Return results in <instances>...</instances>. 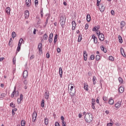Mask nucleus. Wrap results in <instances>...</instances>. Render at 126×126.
Segmentation results:
<instances>
[{
  "mask_svg": "<svg viewBox=\"0 0 126 126\" xmlns=\"http://www.w3.org/2000/svg\"><path fill=\"white\" fill-rule=\"evenodd\" d=\"M84 119L87 123H91L93 121V116L91 113H87L84 117Z\"/></svg>",
  "mask_w": 126,
  "mask_h": 126,
  "instance_id": "f257e3e1",
  "label": "nucleus"
},
{
  "mask_svg": "<svg viewBox=\"0 0 126 126\" xmlns=\"http://www.w3.org/2000/svg\"><path fill=\"white\" fill-rule=\"evenodd\" d=\"M65 17L63 16H61L60 17V22L62 28H64V24H65Z\"/></svg>",
  "mask_w": 126,
  "mask_h": 126,
  "instance_id": "f03ea898",
  "label": "nucleus"
},
{
  "mask_svg": "<svg viewBox=\"0 0 126 126\" xmlns=\"http://www.w3.org/2000/svg\"><path fill=\"white\" fill-rule=\"evenodd\" d=\"M98 36L100 41H103L104 39H105L104 34L102 33H101L100 32H99Z\"/></svg>",
  "mask_w": 126,
  "mask_h": 126,
  "instance_id": "7ed1b4c3",
  "label": "nucleus"
},
{
  "mask_svg": "<svg viewBox=\"0 0 126 126\" xmlns=\"http://www.w3.org/2000/svg\"><path fill=\"white\" fill-rule=\"evenodd\" d=\"M45 98L46 100H48L49 99V96H50V93L48 91H45V94H44Z\"/></svg>",
  "mask_w": 126,
  "mask_h": 126,
  "instance_id": "20e7f679",
  "label": "nucleus"
},
{
  "mask_svg": "<svg viewBox=\"0 0 126 126\" xmlns=\"http://www.w3.org/2000/svg\"><path fill=\"white\" fill-rule=\"evenodd\" d=\"M92 39H93L94 40V44H97L98 43V39L94 34H93L92 36Z\"/></svg>",
  "mask_w": 126,
  "mask_h": 126,
  "instance_id": "39448f33",
  "label": "nucleus"
},
{
  "mask_svg": "<svg viewBox=\"0 0 126 126\" xmlns=\"http://www.w3.org/2000/svg\"><path fill=\"white\" fill-rule=\"evenodd\" d=\"M121 106H122V101H118L115 105V108H117V109H119V108H121Z\"/></svg>",
  "mask_w": 126,
  "mask_h": 126,
  "instance_id": "423d86ee",
  "label": "nucleus"
},
{
  "mask_svg": "<svg viewBox=\"0 0 126 126\" xmlns=\"http://www.w3.org/2000/svg\"><path fill=\"white\" fill-rule=\"evenodd\" d=\"M32 118L33 119H34V120H32V122L33 123H35V122H36V119H37V112H36L35 111L33 112V113Z\"/></svg>",
  "mask_w": 126,
  "mask_h": 126,
  "instance_id": "0eeeda50",
  "label": "nucleus"
},
{
  "mask_svg": "<svg viewBox=\"0 0 126 126\" xmlns=\"http://www.w3.org/2000/svg\"><path fill=\"white\" fill-rule=\"evenodd\" d=\"M23 76L24 78H26L28 76V71L27 70H25L23 74Z\"/></svg>",
  "mask_w": 126,
  "mask_h": 126,
  "instance_id": "6e6552de",
  "label": "nucleus"
},
{
  "mask_svg": "<svg viewBox=\"0 0 126 126\" xmlns=\"http://www.w3.org/2000/svg\"><path fill=\"white\" fill-rule=\"evenodd\" d=\"M25 17L26 19H28L29 17V11L26 10L25 12Z\"/></svg>",
  "mask_w": 126,
  "mask_h": 126,
  "instance_id": "1a4fd4ad",
  "label": "nucleus"
},
{
  "mask_svg": "<svg viewBox=\"0 0 126 126\" xmlns=\"http://www.w3.org/2000/svg\"><path fill=\"white\" fill-rule=\"evenodd\" d=\"M75 93H76V91H75V89H74V90L70 91V95L72 96H74V95H75Z\"/></svg>",
  "mask_w": 126,
  "mask_h": 126,
  "instance_id": "9d476101",
  "label": "nucleus"
},
{
  "mask_svg": "<svg viewBox=\"0 0 126 126\" xmlns=\"http://www.w3.org/2000/svg\"><path fill=\"white\" fill-rule=\"evenodd\" d=\"M45 16H47V17L46 18V20L45 23V26H46V25H47V24H48V21H49V19H50V14H46Z\"/></svg>",
  "mask_w": 126,
  "mask_h": 126,
  "instance_id": "9b49d317",
  "label": "nucleus"
},
{
  "mask_svg": "<svg viewBox=\"0 0 126 126\" xmlns=\"http://www.w3.org/2000/svg\"><path fill=\"white\" fill-rule=\"evenodd\" d=\"M59 74L61 78L63 77V68L62 67L59 68Z\"/></svg>",
  "mask_w": 126,
  "mask_h": 126,
  "instance_id": "f8f14e48",
  "label": "nucleus"
},
{
  "mask_svg": "<svg viewBox=\"0 0 126 126\" xmlns=\"http://www.w3.org/2000/svg\"><path fill=\"white\" fill-rule=\"evenodd\" d=\"M86 20L88 22L91 21V16H90V14L87 15Z\"/></svg>",
  "mask_w": 126,
  "mask_h": 126,
  "instance_id": "ddd939ff",
  "label": "nucleus"
},
{
  "mask_svg": "<svg viewBox=\"0 0 126 126\" xmlns=\"http://www.w3.org/2000/svg\"><path fill=\"white\" fill-rule=\"evenodd\" d=\"M5 11L7 14H8V15H9V14H10V7H6L5 9Z\"/></svg>",
  "mask_w": 126,
  "mask_h": 126,
  "instance_id": "4468645a",
  "label": "nucleus"
},
{
  "mask_svg": "<svg viewBox=\"0 0 126 126\" xmlns=\"http://www.w3.org/2000/svg\"><path fill=\"white\" fill-rule=\"evenodd\" d=\"M96 81H97V78H96V76H94L93 78V82L94 85L97 84Z\"/></svg>",
  "mask_w": 126,
  "mask_h": 126,
  "instance_id": "2eb2a0df",
  "label": "nucleus"
},
{
  "mask_svg": "<svg viewBox=\"0 0 126 126\" xmlns=\"http://www.w3.org/2000/svg\"><path fill=\"white\" fill-rule=\"evenodd\" d=\"M119 91L120 93H124V91H125V88H124V87H120L119 88Z\"/></svg>",
  "mask_w": 126,
  "mask_h": 126,
  "instance_id": "dca6fc26",
  "label": "nucleus"
},
{
  "mask_svg": "<svg viewBox=\"0 0 126 126\" xmlns=\"http://www.w3.org/2000/svg\"><path fill=\"white\" fill-rule=\"evenodd\" d=\"M23 42H24V41L23 40V39L20 38V40L19 41V43L18 44V46L21 47V45H22Z\"/></svg>",
  "mask_w": 126,
  "mask_h": 126,
  "instance_id": "f3484780",
  "label": "nucleus"
},
{
  "mask_svg": "<svg viewBox=\"0 0 126 126\" xmlns=\"http://www.w3.org/2000/svg\"><path fill=\"white\" fill-rule=\"evenodd\" d=\"M84 89L85 90H86V91H88L89 90V89L88 88V85L87 83L84 84Z\"/></svg>",
  "mask_w": 126,
  "mask_h": 126,
  "instance_id": "a211bd4d",
  "label": "nucleus"
},
{
  "mask_svg": "<svg viewBox=\"0 0 126 126\" xmlns=\"http://www.w3.org/2000/svg\"><path fill=\"white\" fill-rule=\"evenodd\" d=\"M108 103L110 105H113L114 104V99L110 98L109 99Z\"/></svg>",
  "mask_w": 126,
  "mask_h": 126,
  "instance_id": "6ab92c4d",
  "label": "nucleus"
},
{
  "mask_svg": "<svg viewBox=\"0 0 126 126\" xmlns=\"http://www.w3.org/2000/svg\"><path fill=\"white\" fill-rule=\"evenodd\" d=\"M40 106L42 107V108H44L45 107V100L42 99V101L40 103Z\"/></svg>",
  "mask_w": 126,
  "mask_h": 126,
  "instance_id": "aec40b11",
  "label": "nucleus"
},
{
  "mask_svg": "<svg viewBox=\"0 0 126 126\" xmlns=\"http://www.w3.org/2000/svg\"><path fill=\"white\" fill-rule=\"evenodd\" d=\"M44 124L46 126H48L49 124V120H48V118L46 117L44 119Z\"/></svg>",
  "mask_w": 126,
  "mask_h": 126,
  "instance_id": "412c9836",
  "label": "nucleus"
},
{
  "mask_svg": "<svg viewBox=\"0 0 126 126\" xmlns=\"http://www.w3.org/2000/svg\"><path fill=\"white\" fill-rule=\"evenodd\" d=\"M118 38H119V43H120V44H122L123 43V38L122 37V36L120 35H118Z\"/></svg>",
  "mask_w": 126,
  "mask_h": 126,
  "instance_id": "4be33fe9",
  "label": "nucleus"
},
{
  "mask_svg": "<svg viewBox=\"0 0 126 126\" xmlns=\"http://www.w3.org/2000/svg\"><path fill=\"white\" fill-rule=\"evenodd\" d=\"M16 90V87H15L14 91H13V92H12V93L11 94V98H13V97H14V94H15L14 93H15Z\"/></svg>",
  "mask_w": 126,
  "mask_h": 126,
  "instance_id": "5701e85b",
  "label": "nucleus"
},
{
  "mask_svg": "<svg viewBox=\"0 0 126 126\" xmlns=\"http://www.w3.org/2000/svg\"><path fill=\"white\" fill-rule=\"evenodd\" d=\"M100 48H101V51H103V52H104V53H107V49L106 48H105V47H104L103 46H101Z\"/></svg>",
  "mask_w": 126,
  "mask_h": 126,
  "instance_id": "b1692460",
  "label": "nucleus"
},
{
  "mask_svg": "<svg viewBox=\"0 0 126 126\" xmlns=\"http://www.w3.org/2000/svg\"><path fill=\"white\" fill-rule=\"evenodd\" d=\"M43 40H48V35H47V33H45L43 35Z\"/></svg>",
  "mask_w": 126,
  "mask_h": 126,
  "instance_id": "393cba45",
  "label": "nucleus"
},
{
  "mask_svg": "<svg viewBox=\"0 0 126 126\" xmlns=\"http://www.w3.org/2000/svg\"><path fill=\"white\" fill-rule=\"evenodd\" d=\"M16 37V33L15 32H12V37L14 39Z\"/></svg>",
  "mask_w": 126,
  "mask_h": 126,
  "instance_id": "a878e982",
  "label": "nucleus"
},
{
  "mask_svg": "<svg viewBox=\"0 0 126 126\" xmlns=\"http://www.w3.org/2000/svg\"><path fill=\"white\" fill-rule=\"evenodd\" d=\"M120 25L122 26V27H125V26H126V22L124 21L121 22Z\"/></svg>",
  "mask_w": 126,
  "mask_h": 126,
  "instance_id": "bb28decb",
  "label": "nucleus"
},
{
  "mask_svg": "<svg viewBox=\"0 0 126 126\" xmlns=\"http://www.w3.org/2000/svg\"><path fill=\"white\" fill-rule=\"evenodd\" d=\"M81 40H82V35H79L78 39V42H81Z\"/></svg>",
  "mask_w": 126,
  "mask_h": 126,
  "instance_id": "cd10ccee",
  "label": "nucleus"
},
{
  "mask_svg": "<svg viewBox=\"0 0 126 126\" xmlns=\"http://www.w3.org/2000/svg\"><path fill=\"white\" fill-rule=\"evenodd\" d=\"M40 16L41 17H43L44 16V13L43 12V8H41L40 9Z\"/></svg>",
  "mask_w": 126,
  "mask_h": 126,
  "instance_id": "c85d7f7f",
  "label": "nucleus"
},
{
  "mask_svg": "<svg viewBox=\"0 0 126 126\" xmlns=\"http://www.w3.org/2000/svg\"><path fill=\"white\" fill-rule=\"evenodd\" d=\"M26 4L28 7H29L30 5H31V3H30L29 2L27 1V0H26Z\"/></svg>",
  "mask_w": 126,
  "mask_h": 126,
  "instance_id": "c756f323",
  "label": "nucleus"
},
{
  "mask_svg": "<svg viewBox=\"0 0 126 126\" xmlns=\"http://www.w3.org/2000/svg\"><path fill=\"white\" fill-rule=\"evenodd\" d=\"M109 61H111V62H114V61H115V59H114V57H113V56H109Z\"/></svg>",
  "mask_w": 126,
  "mask_h": 126,
  "instance_id": "7c9ffc66",
  "label": "nucleus"
},
{
  "mask_svg": "<svg viewBox=\"0 0 126 126\" xmlns=\"http://www.w3.org/2000/svg\"><path fill=\"white\" fill-rule=\"evenodd\" d=\"M42 46L43 44H42V43H39L38 45V49H42Z\"/></svg>",
  "mask_w": 126,
  "mask_h": 126,
  "instance_id": "2f4dec72",
  "label": "nucleus"
},
{
  "mask_svg": "<svg viewBox=\"0 0 126 126\" xmlns=\"http://www.w3.org/2000/svg\"><path fill=\"white\" fill-rule=\"evenodd\" d=\"M0 96H1L0 97V98H4V97H5V96H6V94H1Z\"/></svg>",
  "mask_w": 126,
  "mask_h": 126,
  "instance_id": "473e14b6",
  "label": "nucleus"
},
{
  "mask_svg": "<svg viewBox=\"0 0 126 126\" xmlns=\"http://www.w3.org/2000/svg\"><path fill=\"white\" fill-rule=\"evenodd\" d=\"M54 36V33L52 32L50 34L49 36V39H53V37Z\"/></svg>",
  "mask_w": 126,
  "mask_h": 126,
  "instance_id": "72a5a7b5",
  "label": "nucleus"
},
{
  "mask_svg": "<svg viewBox=\"0 0 126 126\" xmlns=\"http://www.w3.org/2000/svg\"><path fill=\"white\" fill-rule=\"evenodd\" d=\"M93 31L94 32H97L98 31V30L97 29V27H94L93 28Z\"/></svg>",
  "mask_w": 126,
  "mask_h": 126,
  "instance_id": "f704fd0d",
  "label": "nucleus"
},
{
  "mask_svg": "<svg viewBox=\"0 0 126 126\" xmlns=\"http://www.w3.org/2000/svg\"><path fill=\"white\" fill-rule=\"evenodd\" d=\"M25 125H26V123H25V121H22L21 122V125L22 126H25Z\"/></svg>",
  "mask_w": 126,
  "mask_h": 126,
  "instance_id": "c9c22d12",
  "label": "nucleus"
},
{
  "mask_svg": "<svg viewBox=\"0 0 126 126\" xmlns=\"http://www.w3.org/2000/svg\"><path fill=\"white\" fill-rule=\"evenodd\" d=\"M95 105H96V103H92V108L94 110H96V108H95Z\"/></svg>",
  "mask_w": 126,
  "mask_h": 126,
  "instance_id": "e433bc0d",
  "label": "nucleus"
},
{
  "mask_svg": "<svg viewBox=\"0 0 126 126\" xmlns=\"http://www.w3.org/2000/svg\"><path fill=\"white\" fill-rule=\"evenodd\" d=\"M96 61H99L100 60V56L99 55H97L95 57Z\"/></svg>",
  "mask_w": 126,
  "mask_h": 126,
  "instance_id": "4c0bfd02",
  "label": "nucleus"
},
{
  "mask_svg": "<svg viewBox=\"0 0 126 126\" xmlns=\"http://www.w3.org/2000/svg\"><path fill=\"white\" fill-rule=\"evenodd\" d=\"M119 82L120 84L123 83V79L121 77L118 78Z\"/></svg>",
  "mask_w": 126,
  "mask_h": 126,
  "instance_id": "58836bf2",
  "label": "nucleus"
},
{
  "mask_svg": "<svg viewBox=\"0 0 126 126\" xmlns=\"http://www.w3.org/2000/svg\"><path fill=\"white\" fill-rule=\"evenodd\" d=\"M83 56H85L86 57H88V56L87 54V52L85 50L83 51Z\"/></svg>",
  "mask_w": 126,
  "mask_h": 126,
  "instance_id": "ea45409f",
  "label": "nucleus"
},
{
  "mask_svg": "<svg viewBox=\"0 0 126 126\" xmlns=\"http://www.w3.org/2000/svg\"><path fill=\"white\" fill-rule=\"evenodd\" d=\"M72 25L74 27H76V23H75V21H73L72 22Z\"/></svg>",
  "mask_w": 126,
  "mask_h": 126,
  "instance_id": "a19ab883",
  "label": "nucleus"
},
{
  "mask_svg": "<svg viewBox=\"0 0 126 126\" xmlns=\"http://www.w3.org/2000/svg\"><path fill=\"white\" fill-rule=\"evenodd\" d=\"M10 106L12 108H15V106L14 105V104H13V102H11L10 104Z\"/></svg>",
  "mask_w": 126,
  "mask_h": 126,
  "instance_id": "79ce46f5",
  "label": "nucleus"
},
{
  "mask_svg": "<svg viewBox=\"0 0 126 126\" xmlns=\"http://www.w3.org/2000/svg\"><path fill=\"white\" fill-rule=\"evenodd\" d=\"M38 3H39V2H38V0H35V1H34L35 6H37V5H38Z\"/></svg>",
  "mask_w": 126,
  "mask_h": 126,
  "instance_id": "37998d69",
  "label": "nucleus"
},
{
  "mask_svg": "<svg viewBox=\"0 0 126 126\" xmlns=\"http://www.w3.org/2000/svg\"><path fill=\"white\" fill-rule=\"evenodd\" d=\"M14 94H15V95L16 96V97H17V96H18V95L19 94V92L18 91H15V92Z\"/></svg>",
  "mask_w": 126,
  "mask_h": 126,
  "instance_id": "c03bdc74",
  "label": "nucleus"
},
{
  "mask_svg": "<svg viewBox=\"0 0 126 126\" xmlns=\"http://www.w3.org/2000/svg\"><path fill=\"white\" fill-rule=\"evenodd\" d=\"M103 100L106 102V101H108V97L106 96H103Z\"/></svg>",
  "mask_w": 126,
  "mask_h": 126,
  "instance_id": "a18cd8bd",
  "label": "nucleus"
},
{
  "mask_svg": "<svg viewBox=\"0 0 126 126\" xmlns=\"http://www.w3.org/2000/svg\"><path fill=\"white\" fill-rule=\"evenodd\" d=\"M89 27V25H88V24H86L85 25V29L86 30H87V29H88Z\"/></svg>",
  "mask_w": 126,
  "mask_h": 126,
  "instance_id": "49530a36",
  "label": "nucleus"
},
{
  "mask_svg": "<svg viewBox=\"0 0 126 126\" xmlns=\"http://www.w3.org/2000/svg\"><path fill=\"white\" fill-rule=\"evenodd\" d=\"M105 9V7L104 6H101V9L100 10L101 12H104Z\"/></svg>",
  "mask_w": 126,
  "mask_h": 126,
  "instance_id": "de8ad7c7",
  "label": "nucleus"
},
{
  "mask_svg": "<svg viewBox=\"0 0 126 126\" xmlns=\"http://www.w3.org/2000/svg\"><path fill=\"white\" fill-rule=\"evenodd\" d=\"M95 99L94 98H92V104H96L95 102Z\"/></svg>",
  "mask_w": 126,
  "mask_h": 126,
  "instance_id": "09e8293b",
  "label": "nucleus"
},
{
  "mask_svg": "<svg viewBox=\"0 0 126 126\" xmlns=\"http://www.w3.org/2000/svg\"><path fill=\"white\" fill-rule=\"evenodd\" d=\"M91 60H94L95 57L94 56V55H92L90 57Z\"/></svg>",
  "mask_w": 126,
  "mask_h": 126,
  "instance_id": "8fccbe9b",
  "label": "nucleus"
},
{
  "mask_svg": "<svg viewBox=\"0 0 126 126\" xmlns=\"http://www.w3.org/2000/svg\"><path fill=\"white\" fill-rule=\"evenodd\" d=\"M39 54L41 55V54H43V51H42V48H38Z\"/></svg>",
  "mask_w": 126,
  "mask_h": 126,
  "instance_id": "3c124183",
  "label": "nucleus"
},
{
  "mask_svg": "<svg viewBox=\"0 0 126 126\" xmlns=\"http://www.w3.org/2000/svg\"><path fill=\"white\" fill-rule=\"evenodd\" d=\"M28 84V81H27V80H25L24 81V84H25V85H27Z\"/></svg>",
  "mask_w": 126,
  "mask_h": 126,
  "instance_id": "603ef678",
  "label": "nucleus"
},
{
  "mask_svg": "<svg viewBox=\"0 0 126 126\" xmlns=\"http://www.w3.org/2000/svg\"><path fill=\"white\" fill-rule=\"evenodd\" d=\"M114 125V123H109L107 124V126H112Z\"/></svg>",
  "mask_w": 126,
  "mask_h": 126,
  "instance_id": "864d4df0",
  "label": "nucleus"
},
{
  "mask_svg": "<svg viewBox=\"0 0 126 126\" xmlns=\"http://www.w3.org/2000/svg\"><path fill=\"white\" fill-rule=\"evenodd\" d=\"M21 99L20 98H18L17 99V103L18 104H20L21 103Z\"/></svg>",
  "mask_w": 126,
  "mask_h": 126,
  "instance_id": "5fc2aeb1",
  "label": "nucleus"
},
{
  "mask_svg": "<svg viewBox=\"0 0 126 126\" xmlns=\"http://www.w3.org/2000/svg\"><path fill=\"white\" fill-rule=\"evenodd\" d=\"M16 59H15V58L14 57L13 59V64H15V62H16Z\"/></svg>",
  "mask_w": 126,
  "mask_h": 126,
  "instance_id": "6e6d98bb",
  "label": "nucleus"
},
{
  "mask_svg": "<svg viewBox=\"0 0 126 126\" xmlns=\"http://www.w3.org/2000/svg\"><path fill=\"white\" fill-rule=\"evenodd\" d=\"M66 124V123H65V122H64V121H62V126H66L65 125Z\"/></svg>",
  "mask_w": 126,
  "mask_h": 126,
  "instance_id": "4d7b16f0",
  "label": "nucleus"
},
{
  "mask_svg": "<svg viewBox=\"0 0 126 126\" xmlns=\"http://www.w3.org/2000/svg\"><path fill=\"white\" fill-rule=\"evenodd\" d=\"M20 49H21V46H18L17 49V51L18 52H19L20 51Z\"/></svg>",
  "mask_w": 126,
  "mask_h": 126,
  "instance_id": "13d9d810",
  "label": "nucleus"
},
{
  "mask_svg": "<svg viewBox=\"0 0 126 126\" xmlns=\"http://www.w3.org/2000/svg\"><path fill=\"white\" fill-rule=\"evenodd\" d=\"M73 90H74V87H73V86H70V91H72Z\"/></svg>",
  "mask_w": 126,
  "mask_h": 126,
  "instance_id": "bf43d9fd",
  "label": "nucleus"
},
{
  "mask_svg": "<svg viewBox=\"0 0 126 126\" xmlns=\"http://www.w3.org/2000/svg\"><path fill=\"white\" fill-rule=\"evenodd\" d=\"M111 14H112V15H115V11L114 10H111Z\"/></svg>",
  "mask_w": 126,
  "mask_h": 126,
  "instance_id": "052dcab7",
  "label": "nucleus"
},
{
  "mask_svg": "<svg viewBox=\"0 0 126 126\" xmlns=\"http://www.w3.org/2000/svg\"><path fill=\"white\" fill-rule=\"evenodd\" d=\"M54 39L58 40V34H55V37H54Z\"/></svg>",
  "mask_w": 126,
  "mask_h": 126,
  "instance_id": "680f3d73",
  "label": "nucleus"
},
{
  "mask_svg": "<svg viewBox=\"0 0 126 126\" xmlns=\"http://www.w3.org/2000/svg\"><path fill=\"white\" fill-rule=\"evenodd\" d=\"M48 42L50 43H52V42H53V39L48 38Z\"/></svg>",
  "mask_w": 126,
  "mask_h": 126,
  "instance_id": "e2e57ef3",
  "label": "nucleus"
},
{
  "mask_svg": "<svg viewBox=\"0 0 126 126\" xmlns=\"http://www.w3.org/2000/svg\"><path fill=\"white\" fill-rule=\"evenodd\" d=\"M46 58L47 59L50 58V54L48 53L46 54Z\"/></svg>",
  "mask_w": 126,
  "mask_h": 126,
  "instance_id": "0e129e2a",
  "label": "nucleus"
},
{
  "mask_svg": "<svg viewBox=\"0 0 126 126\" xmlns=\"http://www.w3.org/2000/svg\"><path fill=\"white\" fill-rule=\"evenodd\" d=\"M57 51L58 53H61V48H57Z\"/></svg>",
  "mask_w": 126,
  "mask_h": 126,
  "instance_id": "69168bd1",
  "label": "nucleus"
},
{
  "mask_svg": "<svg viewBox=\"0 0 126 126\" xmlns=\"http://www.w3.org/2000/svg\"><path fill=\"white\" fill-rule=\"evenodd\" d=\"M55 126H60V123H59L58 122H56Z\"/></svg>",
  "mask_w": 126,
  "mask_h": 126,
  "instance_id": "338daca9",
  "label": "nucleus"
},
{
  "mask_svg": "<svg viewBox=\"0 0 126 126\" xmlns=\"http://www.w3.org/2000/svg\"><path fill=\"white\" fill-rule=\"evenodd\" d=\"M22 100L23 99V94H20V98Z\"/></svg>",
  "mask_w": 126,
  "mask_h": 126,
  "instance_id": "774afa93",
  "label": "nucleus"
}]
</instances>
